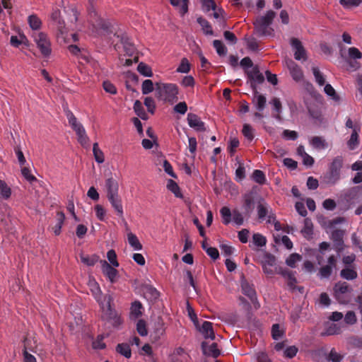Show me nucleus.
Returning <instances> with one entry per match:
<instances>
[{
  "label": "nucleus",
  "instance_id": "nucleus-1",
  "mask_svg": "<svg viewBox=\"0 0 362 362\" xmlns=\"http://www.w3.org/2000/svg\"><path fill=\"white\" fill-rule=\"evenodd\" d=\"M111 34L120 39V42L123 45L127 55L132 56L134 54L135 48L129 41L128 37L117 35L115 32V28L112 23L101 18L97 12L92 9V39L95 38L110 42L112 40Z\"/></svg>",
  "mask_w": 362,
  "mask_h": 362
},
{
  "label": "nucleus",
  "instance_id": "nucleus-2",
  "mask_svg": "<svg viewBox=\"0 0 362 362\" xmlns=\"http://www.w3.org/2000/svg\"><path fill=\"white\" fill-rule=\"evenodd\" d=\"M92 295L99 304L102 317L110 322L112 326L118 327L122 323V320L117 312L112 308V298L109 293H103L96 281H92Z\"/></svg>",
  "mask_w": 362,
  "mask_h": 362
},
{
  "label": "nucleus",
  "instance_id": "nucleus-3",
  "mask_svg": "<svg viewBox=\"0 0 362 362\" xmlns=\"http://www.w3.org/2000/svg\"><path fill=\"white\" fill-rule=\"evenodd\" d=\"M62 107L69 126L77 135L78 141L81 146L86 147L88 138L83 124L78 121L74 113L69 109L67 104H63Z\"/></svg>",
  "mask_w": 362,
  "mask_h": 362
},
{
  "label": "nucleus",
  "instance_id": "nucleus-4",
  "mask_svg": "<svg viewBox=\"0 0 362 362\" xmlns=\"http://www.w3.org/2000/svg\"><path fill=\"white\" fill-rule=\"evenodd\" d=\"M179 90L175 83H158L156 84V94L158 99L170 104L178 100Z\"/></svg>",
  "mask_w": 362,
  "mask_h": 362
},
{
  "label": "nucleus",
  "instance_id": "nucleus-5",
  "mask_svg": "<svg viewBox=\"0 0 362 362\" xmlns=\"http://www.w3.org/2000/svg\"><path fill=\"white\" fill-rule=\"evenodd\" d=\"M276 13L272 10L268 11L264 16L258 17L254 22L256 33L259 36L271 35L274 30L270 28Z\"/></svg>",
  "mask_w": 362,
  "mask_h": 362
},
{
  "label": "nucleus",
  "instance_id": "nucleus-6",
  "mask_svg": "<svg viewBox=\"0 0 362 362\" xmlns=\"http://www.w3.org/2000/svg\"><path fill=\"white\" fill-rule=\"evenodd\" d=\"M343 158L338 156L335 157L329 167V172L324 177L325 182L329 185L336 184L340 179V171L343 166Z\"/></svg>",
  "mask_w": 362,
  "mask_h": 362
},
{
  "label": "nucleus",
  "instance_id": "nucleus-7",
  "mask_svg": "<svg viewBox=\"0 0 362 362\" xmlns=\"http://www.w3.org/2000/svg\"><path fill=\"white\" fill-rule=\"evenodd\" d=\"M37 47L45 58H48L52 54L51 42L48 36L44 33H39L35 37Z\"/></svg>",
  "mask_w": 362,
  "mask_h": 362
},
{
  "label": "nucleus",
  "instance_id": "nucleus-8",
  "mask_svg": "<svg viewBox=\"0 0 362 362\" xmlns=\"http://www.w3.org/2000/svg\"><path fill=\"white\" fill-rule=\"evenodd\" d=\"M352 288L345 281H339L335 284L334 287V296L339 303L346 304L349 302V298L344 295L351 293Z\"/></svg>",
  "mask_w": 362,
  "mask_h": 362
},
{
  "label": "nucleus",
  "instance_id": "nucleus-9",
  "mask_svg": "<svg viewBox=\"0 0 362 362\" xmlns=\"http://www.w3.org/2000/svg\"><path fill=\"white\" fill-rule=\"evenodd\" d=\"M337 259L334 255L328 257L327 264L324 265L319 269L318 276L320 279H329L333 270L337 268Z\"/></svg>",
  "mask_w": 362,
  "mask_h": 362
},
{
  "label": "nucleus",
  "instance_id": "nucleus-10",
  "mask_svg": "<svg viewBox=\"0 0 362 362\" xmlns=\"http://www.w3.org/2000/svg\"><path fill=\"white\" fill-rule=\"evenodd\" d=\"M241 288L243 294L247 296L254 304L255 308L259 307V304L257 302L256 291L252 284H250L247 280H241Z\"/></svg>",
  "mask_w": 362,
  "mask_h": 362
},
{
  "label": "nucleus",
  "instance_id": "nucleus-11",
  "mask_svg": "<svg viewBox=\"0 0 362 362\" xmlns=\"http://www.w3.org/2000/svg\"><path fill=\"white\" fill-rule=\"evenodd\" d=\"M101 269L103 274L110 281L114 283L118 279V272L115 267L110 265L105 260L100 261Z\"/></svg>",
  "mask_w": 362,
  "mask_h": 362
},
{
  "label": "nucleus",
  "instance_id": "nucleus-12",
  "mask_svg": "<svg viewBox=\"0 0 362 362\" xmlns=\"http://www.w3.org/2000/svg\"><path fill=\"white\" fill-rule=\"evenodd\" d=\"M247 76L250 80V86L253 90L257 89V84H261L264 81V77L257 66L252 67V70L247 72Z\"/></svg>",
  "mask_w": 362,
  "mask_h": 362
},
{
  "label": "nucleus",
  "instance_id": "nucleus-13",
  "mask_svg": "<svg viewBox=\"0 0 362 362\" xmlns=\"http://www.w3.org/2000/svg\"><path fill=\"white\" fill-rule=\"evenodd\" d=\"M187 120L189 126L197 132H205V124L200 117L194 113H188Z\"/></svg>",
  "mask_w": 362,
  "mask_h": 362
},
{
  "label": "nucleus",
  "instance_id": "nucleus-14",
  "mask_svg": "<svg viewBox=\"0 0 362 362\" xmlns=\"http://www.w3.org/2000/svg\"><path fill=\"white\" fill-rule=\"evenodd\" d=\"M291 45L294 49V58L296 60H305L306 59V52L302 45L301 42L295 37L291 40Z\"/></svg>",
  "mask_w": 362,
  "mask_h": 362
},
{
  "label": "nucleus",
  "instance_id": "nucleus-15",
  "mask_svg": "<svg viewBox=\"0 0 362 362\" xmlns=\"http://www.w3.org/2000/svg\"><path fill=\"white\" fill-rule=\"evenodd\" d=\"M286 66L289 69L290 74L291 75L294 81H300L303 79V74L300 67L298 64H296L293 60H287Z\"/></svg>",
  "mask_w": 362,
  "mask_h": 362
},
{
  "label": "nucleus",
  "instance_id": "nucleus-16",
  "mask_svg": "<svg viewBox=\"0 0 362 362\" xmlns=\"http://www.w3.org/2000/svg\"><path fill=\"white\" fill-rule=\"evenodd\" d=\"M344 232L341 230H334L332 233L331 238L333 240L335 250L340 252L344 249Z\"/></svg>",
  "mask_w": 362,
  "mask_h": 362
},
{
  "label": "nucleus",
  "instance_id": "nucleus-17",
  "mask_svg": "<svg viewBox=\"0 0 362 362\" xmlns=\"http://www.w3.org/2000/svg\"><path fill=\"white\" fill-rule=\"evenodd\" d=\"M245 216L250 217L254 209V198L252 193L245 194L243 196V204Z\"/></svg>",
  "mask_w": 362,
  "mask_h": 362
},
{
  "label": "nucleus",
  "instance_id": "nucleus-18",
  "mask_svg": "<svg viewBox=\"0 0 362 362\" xmlns=\"http://www.w3.org/2000/svg\"><path fill=\"white\" fill-rule=\"evenodd\" d=\"M359 192V187H353L350 189L346 194H344V201L346 202V205L344 206V209H349L352 204L355 203V201L358 199Z\"/></svg>",
  "mask_w": 362,
  "mask_h": 362
},
{
  "label": "nucleus",
  "instance_id": "nucleus-19",
  "mask_svg": "<svg viewBox=\"0 0 362 362\" xmlns=\"http://www.w3.org/2000/svg\"><path fill=\"white\" fill-rule=\"evenodd\" d=\"M204 336L205 339H215V334L214 332L212 323L210 322L204 321L202 326L198 325V327H196Z\"/></svg>",
  "mask_w": 362,
  "mask_h": 362
},
{
  "label": "nucleus",
  "instance_id": "nucleus-20",
  "mask_svg": "<svg viewBox=\"0 0 362 362\" xmlns=\"http://www.w3.org/2000/svg\"><path fill=\"white\" fill-rule=\"evenodd\" d=\"M202 348L205 355L214 358H217L221 354L216 343H212L211 345L208 346L207 343L204 341L202 343Z\"/></svg>",
  "mask_w": 362,
  "mask_h": 362
},
{
  "label": "nucleus",
  "instance_id": "nucleus-21",
  "mask_svg": "<svg viewBox=\"0 0 362 362\" xmlns=\"http://www.w3.org/2000/svg\"><path fill=\"white\" fill-rule=\"evenodd\" d=\"M105 187L107 189V197H112L118 194L119 185L116 180L110 177L105 181Z\"/></svg>",
  "mask_w": 362,
  "mask_h": 362
},
{
  "label": "nucleus",
  "instance_id": "nucleus-22",
  "mask_svg": "<svg viewBox=\"0 0 362 362\" xmlns=\"http://www.w3.org/2000/svg\"><path fill=\"white\" fill-rule=\"evenodd\" d=\"M254 90V98L252 100L253 103L255 105L256 109L261 112L262 111L267 103V99L266 97L262 94H259L257 91V90Z\"/></svg>",
  "mask_w": 362,
  "mask_h": 362
},
{
  "label": "nucleus",
  "instance_id": "nucleus-23",
  "mask_svg": "<svg viewBox=\"0 0 362 362\" xmlns=\"http://www.w3.org/2000/svg\"><path fill=\"white\" fill-rule=\"evenodd\" d=\"M360 131V127H355L354 128L350 139L347 141V146L350 150H354L359 145L358 133Z\"/></svg>",
  "mask_w": 362,
  "mask_h": 362
},
{
  "label": "nucleus",
  "instance_id": "nucleus-24",
  "mask_svg": "<svg viewBox=\"0 0 362 362\" xmlns=\"http://www.w3.org/2000/svg\"><path fill=\"white\" fill-rule=\"evenodd\" d=\"M65 220V215L62 212H58L56 215V221L54 226H52V231L55 235H59L61 233L62 227Z\"/></svg>",
  "mask_w": 362,
  "mask_h": 362
},
{
  "label": "nucleus",
  "instance_id": "nucleus-25",
  "mask_svg": "<svg viewBox=\"0 0 362 362\" xmlns=\"http://www.w3.org/2000/svg\"><path fill=\"white\" fill-rule=\"evenodd\" d=\"M52 20L57 24L59 30L62 33L65 28V22L61 17V11L58 9L54 10L51 14Z\"/></svg>",
  "mask_w": 362,
  "mask_h": 362
},
{
  "label": "nucleus",
  "instance_id": "nucleus-26",
  "mask_svg": "<svg viewBox=\"0 0 362 362\" xmlns=\"http://www.w3.org/2000/svg\"><path fill=\"white\" fill-rule=\"evenodd\" d=\"M310 144L315 149L322 150L327 148L328 144L321 136H313L310 139Z\"/></svg>",
  "mask_w": 362,
  "mask_h": 362
},
{
  "label": "nucleus",
  "instance_id": "nucleus-27",
  "mask_svg": "<svg viewBox=\"0 0 362 362\" xmlns=\"http://www.w3.org/2000/svg\"><path fill=\"white\" fill-rule=\"evenodd\" d=\"M108 200L111 203L112 207L117 212V214L119 216H122L123 215V208L122 205L121 199L119 197V194L114 195L112 197H107Z\"/></svg>",
  "mask_w": 362,
  "mask_h": 362
},
{
  "label": "nucleus",
  "instance_id": "nucleus-28",
  "mask_svg": "<svg viewBox=\"0 0 362 362\" xmlns=\"http://www.w3.org/2000/svg\"><path fill=\"white\" fill-rule=\"evenodd\" d=\"M68 49L72 54L76 56L78 59L83 60L86 63L90 62L89 56L83 54L77 45H71L68 47Z\"/></svg>",
  "mask_w": 362,
  "mask_h": 362
},
{
  "label": "nucleus",
  "instance_id": "nucleus-29",
  "mask_svg": "<svg viewBox=\"0 0 362 362\" xmlns=\"http://www.w3.org/2000/svg\"><path fill=\"white\" fill-rule=\"evenodd\" d=\"M165 334L164 323L160 319L155 323V327L151 336L154 340H158Z\"/></svg>",
  "mask_w": 362,
  "mask_h": 362
},
{
  "label": "nucleus",
  "instance_id": "nucleus-30",
  "mask_svg": "<svg viewBox=\"0 0 362 362\" xmlns=\"http://www.w3.org/2000/svg\"><path fill=\"white\" fill-rule=\"evenodd\" d=\"M12 194L11 187L7 183L2 180H0V199L8 200Z\"/></svg>",
  "mask_w": 362,
  "mask_h": 362
},
{
  "label": "nucleus",
  "instance_id": "nucleus-31",
  "mask_svg": "<svg viewBox=\"0 0 362 362\" xmlns=\"http://www.w3.org/2000/svg\"><path fill=\"white\" fill-rule=\"evenodd\" d=\"M340 276L344 279L351 281L357 278L358 274L354 269L346 267L341 270Z\"/></svg>",
  "mask_w": 362,
  "mask_h": 362
},
{
  "label": "nucleus",
  "instance_id": "nucleus-32",
  "mask_svg": "<svg viewBox=\"0 0 362 362\" xmlns=\"http://www.w3.org/2000/svg\"><path fill=\"white\" fill-rule=\"evenodd\" d=\"M143 306L141 302L136 300L132 303L130 308V317L133 319H136L142 314Z\"/></svg>",
  "mask_w": 362,
  "mask_h": 362
},
{
  "label": "nucleus",
  "instance_id": "nucleus-33",
  "mask_svg": "<svg viewBox=\"0 0 362 362\" xmlns=\"http://www.w3.org/2000/svg\"><path fill=\"white\" fill-rule=\"evenodd\" d=\"M257 209L258 218L262 220L264 219L268 215V214L270 212L269 206L264 202H259L257 204Z\"/></svg>",
  "mask_w": 362,
  "mask_h": 362
},
{
  "label": "nucleus",
  "instance_id": "nucleus-34",
  "mask_svg": "<svg viewBox=\"0 0 362 362\" xmlns=\"http://www.w3.org/2000/svg\"><path fill=\"white\" fill-rule=\"evenodd\" d=\"M133 108L136 115L141 119L146 120L148 119V115L146 114L142 103L139 100H136L134 102Z\"/></svg>",
  "mask_w": 362,
  "mask_h": 362
},
{
  "label": "nucleus",
  "instance_id": "nucleus-35",
  "mask_svg": "<svg viewBox=\"0 0 362 362\" xmlns=\"http://www.w3.org/2000/svg\"><path fill=\"white\" fill-rule=\"evenodd\" d=\"M127 239L129 244L134 250H141L142 249V245L139 242L136 235L132 232L127 233Z\"/></svg>",
  "mask_w": 362,
  "mask_h": 362
},
{
  "label": "nucleus",
  "instance_id": "nucleus-36",
  "mask_svg": "<svg viewBox=\"0 0 362 362\" xmlns=\"http://www.w3.org/2000/svg\"><path fill=\"white\" fill-rule=\"evenodd\" d=\"M28 23L30 28L33 30H39L42 25L41 20L35 14L30 15L28 17Z\"/></svg>",
  "mask_w": 362,
  "mask_h": 362
},
{
  "label": "nucleus",
  "instance_id": "nucleus-37",
  "mask_svg": "<svg viewBox=\"0 0 362 362\" xmlns=\"http://www.w3.org/2000/svg\"><path fill=\"white\" fill-rule=\"evenodd\" d=\"M92 151L95 158V161L100 164L105 161V155L103 152L100 149L98 143L93 144Z\"/></svg>",
  "mask_w": 362,
  "mask_h": 362
},
{
  "label": "nucleus",
  "instance_id": "nucleus-38",
  "mask_svg": "<svg viewBox=\"0 0 362 362\" xmlns=\"http://www.w3.org/2000/svg\"><path fill=\"white\" fill-rule=\"evenodd\" d=\"M116 351L127 358H129L132 356L131 349L128 344L122 343L117 344Z\"/></svg>",
  "mask_w": 362,
  "mask_h": 362
},
{
  "label": "nucleus",
  "instance_id": "nucleus-39",
  "mask_svg": "<svg viewBox=\"0 0 362 362\" xmlns=\"http://www.w3.org/2000/svg\"><path fill=\"white\" fill-rule=\"evenodd\" d=\"M222 218V222L224 225H228L231 221V216L233 212L228 206H223L220 210Z\"/></svg>",
  "mask_w": 362,
  "mask_h": 362
},
{
  "label": "nucleus",
  "instance_id": "nucleus-40",
  "mask_svg": "<svg viewBox=\"0 0 362 362\" xmlns=\"http://www.w3.org/2000/svg\"><path fill=\"white\" fill-rule=\"evenodd\" d=\"M167 188L172 192L176 197L182 198V194L180 192V189L178 185L173 180H168L167 183Z\"/></svg>",
  "mask_w": 362,
  "mask_h": 362
},
{
  "label": "nucleus",
  "instance_id": "nucleus-41",
  "mask_svg": "<svg viewBox=\"0 0 362 362\" xmlns=\"http://www.w3.org/2000/svg\"><path fill=\"white\" fill-rule=\"evenodd\" d=\"M262 266L273 267L276 264V257L271 253L265 252L263 259L260 262Z\"/></svg>",
  "mask_w": 362,
  "mask_h": 362
},
{
  "label": "nucleus",
  "instance_id": "nucleus-42",
  "mask_svg": "<svg viewBox=\"0 0 362 362\" xmlns=\"http://www.w3.org/2000/svg\"><path fill=\"white\" fill-rule=\"evenodd\" d=\"M313 223L311 219L305 218L304 220V227L301 230V233L306 238H310L313 235Z\"/></svg>",
  "mask_w": 362,
  "mask_h": 362
},
{
  "label": "nucleus",
  "instance_id": "nucleus-43",
  "mask_svg": "<svg viewBox=\"0 0 362 362\" xmlns=\"http://www.w3.org/2000/svg\"><path fill=\"white\" fill-rule=\"evenodd\" d=\"M197 23L202 26L204 33L206 35H213V30L210 23L204 18L199 17Z\"/></svg>",
  "mask_w": 362,
  "mask_h": 362
},
{
  "label": "nucleus",
  "instance_id": "nucleus-44",
  "mask_svg": "<svg viewBox=\"0 0 362 362\" xmlns=\"http://www.w3.org/2000/svg\"><path fill=\"white\" fill-rule=\"evenodd\" d=\"M137 71L141 75H143L146 77H151L153 76V72L151 71V67L144 62H141L139 64V65L137 66Z\"/></svg>",
  "mask_w": 362,
  "mask_h": 362
},
{
  "label": "nucleus",
  "instance_id": "nucleus-45",
  "mask_svg": "<svg viewBox=\"0 0 362 362\" xmlns=\"http://www.w3.org/2000/svg\"><path fill=\"white\" fill-rule=\"evenodd\" d=\"M213 46L216 49L217 54L219 56H225L227 53V48L224 44L218 40H215L213 42Z\"/></svg>",
  "mask_w": 362,
  "mask_h": 362
},
{
  "label": "nucleus",
  "instance_id": "nucleus-46",
  "mask_svg": "<svg viewBox=\"0 0 362 362\" xmlns=\"http://www.w3.org/2000/svg\"><path fill=\"white\" fill-rule=\"evenodd\" d=\"M301 259V255L298 253H293L286 259V264L291 268H295L296 263L300 262Z\"/></svg>",
  "mask_w": 362,
  "mask_h": 362
},
{
  "label": "nucleus",
  "instance_id": "nucleus-47",
  "mask_svg": "<svg viewBox=\"0 0 362 362\" xmlns=\"http://www.w3.org/2000/svg\"><path fill=\"white\" fill-rule=\"evenodd\" d=\"M21 171L23 177L29 182L31 183L37 180V178L31 174L29 166H22Z\"/></svg>",
  "mask_w": 362,
  "mask_h": 362
},
{
  "label": "nucleus",
  "instance_id": "nucleus-48",
  "mask_svg": "<svg viewBox=\"0 0 362 362\" xmlns=\"http://www.w3.org/2000/svg\"><path fill=\"white\" fill-rule=\"evenodd\" d=\"M325 93L330 96L332 100H334L336 102H339L340 98L337 94L335 90L330 84H326L324 88Z\"/></svg>",
  "mask_w": 362,
  "mask_h": 362
},
{
  "label": "nucleus",
  "instance_id": "nucleus-49",
  "mask_svg": "<svg viewBox=\"0 0 362 362\" xmlns=\"http://www.w3.org/2000/svg\"><path fill=\"white\" fill-rule=\"evenodd\" d=\"M284 331L280 328L279 324H274L272 327V336L274 339L278 340L283 337Z\"/></svg>",
  "mask_w": 362,
  "mask_h": 362
},
{
  "label": "nucleus",
  "instance_id": "nucleus-50",
  "mask_svg": "<svg viewBox=\"0 0 362 362\" xmlns=\"http://www.w3.org/2000/svg\"><path fill=\"white\" fill-rule=\"evenodd\" d=\"M312 71H313V73L315 76L316 82L320 86H324L325 83V78L323 74L319 70V69L317 67L313 66L312 68Z\"/></svg>",
  "mask_w": 362,
  "mask_h": 362
},
{
  "label": "nucleus",
  "instance_id": "nucleus-51",
  "mask_svg": "<svg viewBox=\"0 0 362 362\" xmlns=\"http://www.w3.org/2000/svg\"><path fill=\"white\" fill-rule=\"evenodd\" d=\"M271 103L274 106V110L277 112V115L275 116V118L278 120H281V117L280 116V113L281 112L282 106L280 100L277 98H274L272 100Z\"/></svg>",
  "mask_w": 362,
  "mask_h": 362
},
{
  "label": "nucleus",
  "instance_id": "nucleus-52",
  "mask_svg": "<svg viewBox=\"0 0 362 362\" xmlns=\"http://www.w3.org/2000/svg\"><path fill=\"white\" fill-rule=\"evenodd\" d=\"M190 71V64L186 58H182L180 64L177 67L176 71L178 73L187 74Z\"/></svg>",
  "mask_w": 362,
  "mask_h": 362
},
{
  "label": "nucleus",
  "instance_id": "nucleus-53",
  "mask_svg": "<svg viewBox=\"0 0 362 362\" xmlns=\"http://www.w3.org/2000/svg\"><path fill=\"white\" fill-rule=\"evenodd\" d=\"M253 180L259 185H263L266 181L264 173L260 170H255L252 173Z\"/></svg>",
  "mask_w": 362,
  "mask_h": 362
},
{
  "label": "nucleus",
  "instance_id": "nucleus-54",
  "mask_svg": "<svg viewBox=\"0 0 362 362\" xmlns=\"http://www.w3.org/2000/svg\"><path fill=\"white\" fill-rule=\"evenodd\" d=\"M242 132L244 136L249 141H251L254 139V129L250 124H245L243 125Z\"/></svg>",
  "mask_w": 362,
  "mask_h": 362
},
{
  "label": "nucleus",
  "instance_id": "nucleus-55",
  "mask_svg": "<svg viewBox=\"0 0 362 362\" xmlns=\"http://www.w3.org/2000/svg\"><path fill=\"white\" fill-rule=\"evenodd\" d=\"M340 327H338L335 324H331L327 327H326L325 331L322 333V335H334L338 334L340 333Z\"/></svg>",
  "mask_w": 362,
  "mask_h": 362
},
{
  "label": "nucleus",
  "instance_id": "nucleus-56",
  "mask_svg": "<svg viewBox=\"0 0 362 362\" xmlns=\"http://www.w3.org/2000/svg\"><path fill=\"white\" fill-rule=\"evenodd\" d=\"M253 243L257 247H262L266 245L267 240L264 236L259 233H255L252 236Z\"/></svg>",
  "mask_w": 362,
  "mask_h": 362
},
{
  "label": "nucleus",
  "instance_id": "nucleus-57",
  "mask_svg": "<svg viewBox=\"0 0 362 362\" xmlns=\"http://www.w3.org/2000/svg\"><path fill=\"white\" fill-rule=\"evenodd\" d=\"M142 93L147 95L153 90V83L151 80L146 79L142 83Z\"/></svg>",
  "mask_w": 362,
  "mask_h": 362
},
{
  "label": "nucleus",
  "instance_id": "nucleus-58",
  "mask_svg": "<svg viewBox=\"0 0 362 362\" xmlns=\"http://www.w3.org/2000/svg\"><path fill=\"white\" fill-rule=\"evenodd\" d=\"M95 211L96 217L101 221H104L106 216V210L100 204L95 206Z\"/></svg>",
  "mask_w": 362,
  "mask_h": 362
},
{
  "label": "nucleus",
  "instance_id": "nucleus-59",
  "mask_svg": "<svg viewBox=\"0 0 362 362\" xmlns=\"http://www.w3.org/2000/svg\"><path fill=\"white\" fill-rule=\"evenodd\" d=\"M339 3L344 8H351L358 6L361 3V0H340Z\"/></svg>",
  "mask_w": 362,
  "mask_h": 362
},
{
  "label": "nucleus",
  "instance_id": "nucleus-60",
  "mask_svg": "<svg viewBox=\"0 0 362 362\" xmlns=\"http://www.w3.org/2000/svg\"><path fill=\"white\" fill-rule=\"evenodd\" d=\"M136 330L138 333L142 336H146L148 334V331L146 329V324L144 320H139L136 324Z\"/></svg>",
  "mask_w": 362,
  "mask_h": 362
},
{
  "label": "nucleus",
  "instance_id": "nucleus-61",
  "mask_svg": "<svg viewBox=\"0 0 362 362\" xmlns=\"http://www.w3.org/2000/svg\"><path fill=\"white\" fill-rule=\"evenodd\" d=\"M25 39L26 37L23 34L20 35V38L16 35H11L10 38V43L11 46L18 48L23 44V40Z\"/></svg>",
  "mask_w": 362,
  "mask_h": 362
},
{
  "label": "nucleus",
  "instance_id": "nucleus-62",
  "mask_svg": "<svg viewBox=\"0 0 362 362\" xmlns=\"http://www.w3.org/2000/svg\"><path fill=\"white\" fill-rule=\"evenodd\" d=\"M107 257L108 259V261L110 262V264L117 267H119V262L117 260V255L113 250H110L107 252Z\"/></svg>",
  "mask_w": 362,
  "mask_h": 362
},
{
  "label": "nucleus",
  "instance_id": "nucleus-63",
  "mask_svg": "<svg viewBox=\"0 0 362 362\" xmlns=\"http://www.w3.org/2000/svg\"><path fill=\"white\" fill-rule=\"evenodd\" d=\"M144 105L147 107L148 111L153 114L156 109V103L154 100L151 97H146L144 99Z\"/></svg>",
  "mask_w": 362,
  "mask_h": 362
},
{
  "label": "nucleus",
  "instance_id": "nucleus-64",
  "mask_svg": "<svg viewBox=\"0 0 362 362\" xmlns=\"http://www.w3.org/2000/svg\"><path fill=\"white\" fill-rule=\"evenodd\" d=\"M104 335L101 334L98 336L95 341H92V348L95 349H103L105 348V344L103 342Z\"/></svg>",
  "mask_w": 362,
  "mask_h": 362
}]
</instances>
